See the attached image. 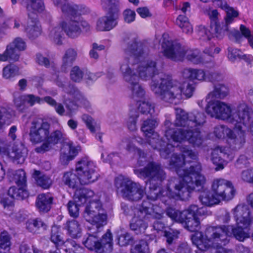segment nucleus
Instances as JSON below:
<instances>
[{"label":"nucleus","instance_id":"1","mask_svg":"<svg viewBox=\"0 0 253 253\" xmlns=\"http://www.w3.org/2000/svg\"><path fill=\"white\" fill-rule=\"evenodd\" d=\"M124 44L125 56L120 62V70L131 91V97L138 101L145 95L144 90L139 84V79L147 81L157 74L156 62L143 60L147 47L138 42L135 38L124 39Z\"/></svg>","mask_w":253,"mask_h":253},{"label":"nucleus","instance_id":"2","mask_svg":"<svg viewBox=\"0 0 253 253\" xmlns=\"http://www.w3.org/2000/svg\"><path fill=\"white\" fill-rule=\"evenodd\" d=\"M180 151L181 155H172L169 165L181 178L169 180L165 191L169 198L187 200L195 187L203 186L206 179L201 173V164L194 162L198 158L197 154L187 146L181 147Z\"/></svg>","mask_w":253,"mask_h":253},{"label":"nucleus","instance_id":"3","mask_svg":"<svg viewBox=\"0 0 253 253\" xmlns=\"http://www.w3.org/2000/svg\"><path fill=\"white\" fill-rule=\"evenodd\" d=\"M134 173L140 178L146 179V184L151 192L148 194L147 200L143 201L139 208L135 209L133 217L145 221L152 215L154 218L160 219L163 216V210L151 203L160 199L165 205L169 204V198L165 191H160L159 193L154 192L165 179L166 174L161 166L156 162H149L144 168L134 169Z\"/></svg>","mask_w":253,"mask_h":253},{"label":"nucleus","instance_id":"4","mask_svg":"<svg viewBox=\"0 0 253 253\" xmlns=\"http://www.w3.org/2000/svg\"><path fill=\"white\" fill-rule=\"evenodd\" d=\"M150 86L158 99L164 103L174 104L179 102L183 96L186 98H190L195 90L193 84L185 82L181 84L166 75L153 79Z\"/></svg>","mask_w":253,"mask_h":253},{"label":"nucleus","instance_id":"5","mask_svg":"<svg viewBox=\"0 0 253 253\" xmlns=\"http://www.w3.org/2000/svg\"><path fill=\"white\" fill-rule=\"evenodd\" d=\"M50 128V124L46 121L37 120L32 122L29 133L30 142L34 144L42 143L35 149L36 152L44 153L66 139V135L62 131L56 129L51 132Z\"/></svg>","mask_w":253,"mask_h":253},{"label":"nucleus","instance_id":"6","mask_svg":"<svg viewBox=\"0 0 253 253\" xmlns=\"http://www.w3.org/2000/svg\"><path fill=\"white\" fill-rule=\"evenodd\" d=\"M206 116L203 112L194 110L189 113V129L177 130L169 128L166 131V137L169 140L176 142L188 141L194 146H199L203 142L200 128L206 123Z\"/></svg>","mask_w":253,"mask_h":253},{"label":"nucleus","instance_id":"7","mask_svg":"<svg viewBox=\"0 0 253 253\" xmlns=\"http://www.w3.org/2000/svg\"><path fill=\"white\" fill-rule=\"evenodd\" d=\"M206 113L212 118L226 120L232 124H238L241 120L245 123L248 121L251 109L245 103L240 104L232 109L226 103L220 101H209L206 107Z\"/></svg>","mask_w":253,"mask_h":253},{"label":"nucleus","instance_id":"8","mask_svg":"<svg viewBox=\"0 0 253 253\" xmlns=\"http://www.w3.org/2000/svg\"><path fill=\"white\" fill-rule=\"evenodd\" d=\"M158 124L156 119H147L142 124L141 130L146 137L147 143L154 149L159 151L162 158L167 159L173 151V147L163 141L158 133L155 131Z\"/></svg>","mask_w":253,"mask_h":253},{"label":"nucleus","instance_id":"9","mask_svg":"<svg viewBox=\"0 0 253 253\" xmlns=\"http://www.w3.org/2000/svg\"><path fill=\"white\" fill-rule=\"evenodd\" d=\"M84 217L90 224L87 229H90L91 233H99L107 223V212L99 200L89 201L84 209Z\"/></svg>","mask_w":253,"mask_h":253},{"label":"nucleus","instance_id":"10","mask_svg":"<svg viewBox=\"0 0 253 253\" xmlns=\"http://www.w3.org/2000/svg\"><path fill=\"white\" fill-rule=\"evenodd\" d=\"M20 3L26 7L28 17L31 18L32 24H29L26 28L28 36L34 39L41 35V27L37 23L36 15L38 13L44 9L43 0H18Z\"/></svg>","mask_w":253,"mask_h":253},{"label":"nucleus","instance_id":"11","mask_svg":"<svg viewBox=\"0 0 253 253\" xmlns=\"http://www.w3.org/2000/svg\"><path fill=\"white\" fill-rule=\"evenodd\" d=\"M115 186L117 192L121 193L124 198L130 201H138L145 194V190L142 186L123 176L116 178Z\"/></svg>","mask_w":253,"mask_h":253},{"label":"nucleus","instance_id":"12","mask_svg":"<svg viewBox=\"0 0 253 253\" xmlns=\"http://www.w3.org/2000/svg\"><path fill=\"white\" fill-rule=\"evenodd\" d=\"M99 233H91L88 229L87 236L84 238L83 243L84 246L90 251L98 253H109L113 250L112 235L110 230H108L99 241L98 239Z\"/></svg>","mask_w":253,"mask_h":253},{"label":"nucleus","instance_id":"13","mask_svg":"<svg viewBox=\"0 0 253 253\" xmlns=\"http://www.w3.org/2000/svg\"><path fill=\"white\" fill-rule=\"evenodd\" d=\"M103 7L109 8L107 14L99 18L96 23V28L100 31H109L118 24L119 17L118 0H101Z\"/></svg>","mask_w":253,"mask_h":253},{"label":"nucleus","instance_id":"14","mask_svg":"<svg viewBox=\"0 0 253 253\" xmlns=\"http://www.w3.org/2000/svg\"><path fill=\"white\" fill-rule=\"evenodd\" d=\"M75 171L79 177L81 185L93 183L99 176L95 164L87 158H84L77 163Z\"/></svg>","mask_w":253,"mask_h":253},{"label":"nucleus","instance_id":"15","mask_svg":"<svg viewBox=\"0 0 253 253\" xmlns=\"http://www.w3.org/2000/svg\"><path fill=\"white\" fill-rule=\"evenodd\" d=\"M252 112L249 113L248 121L244 123L242 120L241 123L232 124L234 126V130H231V133L227 138V142L229 148L236 151L243 147L246 142L245 131L243 129V126H248L252 120Z\"/></svg>","mask_w":253,"mask_h":253},{"label":"nucleus","instance_id":"16","mask_svg":"<svg viewBox=\"0 0 253 253\" xmlns=\"http://www.w3.org/2000/svg\"><path fill=\"white\" fill-rule=\"evenodd\" d=\"M212 192L220 201H228L234 197L235 190L232 182L224 178L213 179L211 184Z\"/></svg>","mask_w":253,"mask_h":253},{"label":"nucleus","instance_id":"17","mask_svg":"<svg viewBox=\"0 0 253 253\" xmlns=\"http://www.w3.org/2000/svg\"><path fill=\"white\" fill-rule=\"evenodd\" d=\"M61 24L66 34L73 39L79 37L82 31L87 32L90 29L89 24L79 17H74L68 21L62 22Z\"/></svg>","mask_w":253,"mask_h":253},{"label":"nucleus","instance_id":"18","mask_svg":"<svg viewBox=\"0 0 253 253\" xmlns=\"http://www.w3.org/2000/svg\"><path fill=\"white\" fill-rule=\"evenodd\" d=\"M164 55L174 61H182L185 58L186 47L177 42L164 40L162 44Z\"/></svg>","mask_w":253,"mask_h":253},{"label":"nucleus","instance_id":"19","mask_svg":"<svg viewBox=\"0 0 253 253\" xmlns=\"http://www.w3.org/2000/svg\"><path fill=\"white\" fill-rule=\"evenodd\" d=\"M235 157L233 153L231 152L229 148L221 146H217L212 150L211 161L215 166V170H222L228 161H231Z\"/></svg>","mask_w":253,"mask_h":253},{"label":"nucleus","instance_id":"20","mask_svg":"<svg viewBox=\"0 0 253 253\" xmlns=\"http://www.w3.org/2000/svg\"><path fill=\"white\" fill-rule=\"evenodd\" d=\"M94 195V192L87 188L78 190L74 195V201H69L68 209L70 216L77 217L79 214V207L85 203Z\"/></svg>","mask_w":253,"mask_h":253},{"label":"nucleus","instance_id":"21","mask_svg":"<svg viewBox=\"0 0 253 253\" xmlns=\"http://www.w3.org/2000/svg\"><path fill=\"white\" fill-rule=\"evenodd\" d=\"M64 90L68 96H64L63 101L67 108H69L68 102H71L76 105L83 106L87 109L90 107L89 102L74 85L70 84L65 88Z\"/></svg>","mask_w":253,"mask_h":253},{"label":"nucleus","instance_id":"22","mask_svg":"<svg viewBox=\"0 0 253 253\" xmlns=\"http://www.w3.org/2000/svg\"><path fill=\"white\" fill-rule=\"evenodd\" d=\"M211 50L205 49L202 55L200 54V51L197 49H189L186 47L185 58L190 61L194 64H208L212 61V57L211 53Z\"/></svg>","mask_w":253,"mask_h":253},{"label":"nucleus","instance_id":"23","mask_svg":"<svg viewBox=\"0 0 253 253\" xmlns=\"http://www.w3.org/2000/svg\"><path fill=\"white\" fill-rule=\"evenodd\" d=\"M189 113H187L181 108H176L175 109V120L174 124L171 123L169 120H166L165 122V136H166V131L169 128H170L174 130L180 129L174 128V126L186 127V129H191L190 125L189 124Z\"/></svg>","mask_w":253,"mask_h":253},{"label":"nucleus","instance_id":"24","mask_svg":"<svg viewBox=\"0 0 253 253\" xmlns=\"http://www.w3.org/2000/svg\"><path fill=\"white\" fill-rule=\"evenodd\" d=\"M238 15V11L233 7L226 12V16L224 17L225 23L221 24V30L223 31V36L227 34L229 37H234L237 41L242 38V35L239 31L235 29L230 30L229 28L230 24L235 21V18H237Z\"/></svg>","mask_w":253,"mask_h":253},{"label":"nucleus","instance_id":"25","mask_svg":"<svg viewBox=\"0 0 253 253\" xmlns=\"http://www.w3.org/2000/svg\"><path fill=\"white\" fill-rule=\"evenodd\" d=\"M26 47L24 41L20 38H16L7 45L6 52H7L9 59L16 61L19 59L20 52L24 50Z\"/></svg>","mask_w":253,"mask_h":253},{"label":"nucleus","instance_id":"26","mask_svg":"<svg viewBox=\"0 0 253 253\" xmlns=\"http://www.w3.org/2000/svg\"><path fill=\"white\" fill-rule=\"evenodd\" d=\"M120 147L125 148L129 152L133 153L139 156L137 162L138 166H143L146 164V154L144 152L134 145L131 138L126 137L123 139L120 143Z\"/></svg>","mask_w":253,"mask_h":253},{"label":"nucleus","instance_id":"27","mask_svg":"<svg viewBox=\"0 0 253 253\" xmlns=\"http://www.w3.org/2000/svg\"><path fill=\"white\" fill-rule=\"evenodd\" d=\"M205 183L206 182L202 187H195L192 192L194 190L203 191L199 197V199L201 203L205 206L211 207L218 204L221 202L219 199L213 192L211 193L209 190H206L207 189L205 187Z\"/></svg>","mask_w":253,"mask_h":253},{"label":"nucleus","instance_id":"28","mask_svg":"<svg viewBox=\"0 0 253 253\" xmlns=\"http://www.w3.org/2000/svg\"><path fill=\"white\" fill-rule=\"evenodd\" d=\"M28 155L27 148L22 144L20 143L12 148L8 156L17 164H22L24 163Z\"/></svg>","mask_w":253,"mask_h":253},{"label":"nucleus","instance_id":"29","mask_svg":"<svg viewBox=\"0 0 253 253\" xmlns=\"http://www.w3.org/2000/svg\"><path fill=\"white\" fill-rule=\"evenodd\" d=\"M205 12L211 20V28L213 33L216 34L217 38H222L223 37V31L221 30V24L218 21L219 13L217 10L216 9H209Z\"/></svg>","mask_w":253,"mask_h":253},{"label":"nucleus","instance_id":"30","mask_svg":"<svg viewBox=\"0 0 253 253\" xmlns=\"http://www.w3.org/2000/svg\"><path fill=\"white\" fill-rule=\"evenodd\" d=\"M52 200V197L49 194H39L36 200V207L41 213L47 212L51 208Z\"/></svg>","mask_w":253,"mask_h":253},{"label":"nucleus","instance_id":"31","mask_svg":"<svg viewBox=\"0 0 253 253\" xmlns=\"http://www.w3.org/2000/svg\"><path fill=\"white\" fill-rule=\"evenodd\" d=\"M182 74L184 78L190 81L206 82V71L202 69L186 68L183 70Z\"/></svg>","mask_w":253,"mask_h":253},{"label":"nucleus","instance_id":"32","mask_svg":"<svg viewBox=\"0 0 253 253\" xmlns=\"http://www.w3.org/2000/svg\"><path fill=\"white\" fill-rule=\"evenodd\" d=\"M26 229L33 234L40 233L47 228V224L40 218L30 219L26 223Z\"/></svg>","mask_w":253,"mask_h":253},{"label":"nucleus","instance_id":"33","mask_svg":"<svg viewBox=\"0 0 253 253\" xmlns=\"http://www.w3.org/2000/svg\"><path fill=\"white\" fill-rule=\"evenodd\" d=\"M62 181L64 185L73 189L76 188L80 184L79 177L77 174V173H75L73 171H68L64 172L62 178Z\"/></svg>","mask_w":253,"mask_h":253},{"label":"nucleus","instance_id":"34","mask_svg":"<svg viewBox=\"0 0 253 253\" xmlns=\"http://www.w3.org/2000/svg\"><path fill=\"white\" fill-rule=\"evenodd\" d=\"M229 93L228 87L222 84H217L214 85L213 90L210 92L207 97L211 98L223 99Z\"/></svg>","mask_w":253,"mask_h":253},{"label":"nucleus","instance_id":"35","mask_svg":"<svg viewBox=\"0 0 253 253\" xmlns=\"http://www.w3.org/2000/svg\"><path fill=\"white\" fill-rule=\"evenodd\" d=\"M63 30L61 24L50 27L48 34L49 39L55 44H61L63 35Z\"/></svg>","mask_w":253,"mask_h":253},{"label":"nucleus","instance_id":"36","mask_svg":"<svg viewBox=\"0 0 253 253\" xmlns=\"http://www.w3.org/2000/svg\"><path fill=\"white\" fill-rule=\"evenodd\" d=\"M185 227L190 232H196L200 228V222L198 217L186 214L183 222Z\"/></svg>","mask_w":253,"mask_h":253},{"label":"nucleus","instance_id":"37","mask_svg":"<svg viewBox=\"0 0 253 253\" xmlns=\"http://www.w3.org/2000/svg\"><path fill=\"white\" fill-rule=\"evenodd\" d=\"M130 229L135 234L139 235L145 233L148 227V224L142 219L133 217L129 224Z\"/></svg>","mask_w":253,"mask_h":253},{"label":"nucleus","instance_id":"38","mask_svg":"<svg viewBox=\"0 0 253 253\" xmlns=\"http://www.w3.org/2000/svg\"><path fill=\"white\" fill-rule=\"evenodd\" d=\"M166 214L172 220L177 222H183L185 216L188 214L187 209L181 211L171 207H168L166 210Z\"/></svg>","mask_w":253,"mask_h":253},{"label":"nucleus","instance_id":"39","mask_svg":"<svg viewBox=\"0 0 253 253\" xmlns=\"http://www.w3.org/2000/svg\"><path fill=\"white\" fill-rule=\"evenodd\" d=\"M175 23L183 32L189 35L192 33L193 27L190 23L188 18L185 16L179 15L176 18Z\"/></svg>","mask_w":253,"mask_h":253},{"label":"nucleus","instance_id":"40","mask_svg":"<svg viewBox=\"0 0 253 253\" xmlns=\"http://www.w3.org/2000/svg\"><path fill=\"white\" fill-rule=\"evenodd\" d=\"M62 13L65 16L76 17L78 11V5L64 1L60 4Z\"/></svg>","mask_w":253,"mask_h":253},{"label":"nucleus","instance_id":"41","mask_svg":"<svg viewBox=\"0 0 253 253\" xmlns=\"http://www.w3.org/2000/svg\"><path fill=\"white\" fill-rule=\"evenodd\" d=\"M65 228L68 230V233L73 238L80 237L81 234V228L79 222L72 220L67 222Z\"/></svg>","mask_w":253,"mask_h":253},{"label":"nucleus","instance_id":"42","mask_svg":"<svg viewBox=\"0 0 253 253\" xmlns=\"http://www.w3.org/2000/svg\"><path fill=\"white\" fill-rule=\"evenodd\" d=\"M11 186L8 191V195L12 199L23 200L28 196V191L24 187L18 186Z\"/></svg>","mask_w":253,"mask_h":253},{"label":"nucleus","instance_id":"43","mask_svg":"<svg viewBox=\"0 0 253 253\" xmlns=\"http://www.w3.org/2000/svg\"><path fill=\"white\" fill-rule=\"evenodd\" d=\"M34 175H35L37 184L39 186L43 189H48L51 186L52 181L49 176L42 174L40 171L38 170L35 171Z\"/></svg>","mask_w":253,"mask_h":253},{"label":"nucleus","instance_id":"44","mask_svg":"<svg viewBox=\"0 0 253 253\" xmlns=\"http://www.w3.org/2000/svg\"><path fill=\"white\" fill-rule=\"evenodd\" d=\"M10 235L7 232H2L0 235V253H8L10 249Z\"/></svg>","mask_w":253,"mask_h":253},{"label":"nucleus","instance_id":"45","mask_svg":"<svg viewBox=\"0 0 253 253\" xmlns=\"http://www.w3.org/2000/svg\"><path fill=\"white\" fill-rule=\"evenodd\" d=\"M77 56L76 51L72 48L68 49L63 57L62 68L65 70L68 67L71 66Z\"/></svg>","mask_w":253,"mask_h":253},{"label":"nucleus","instance_id":"46","mask_svg":"<svg viewBox=\"0 0 253 253\" xmlns=\"http://www.w3.org/2000/svg\"><path fill=\"white\" fill-rule=\"evenodd\" d=\"M11 115L4 108L0 106V131L11 123Z\"/></svg>","mask_w":253,"mask_h":253},{"label":"nucleus","instance_id":"47","mask_svg":"<svg viewBox=\"0 0 253 253\" xmlns=\"http://www.w3.org/2000/svg\"><path fill=\"white\" fill-rule=\"evenodd\" d=\"M179 232L176 230H172L170 229L168 231H164V237L166 238V244L168 248L175 243L176 241L178 238Z\"/></svg>","mask_w":253,"mask_h":253},{"label":"nucleus","instance_id":"48","mask_svg":"<svg viewBox=\"0 0 253 253\" xmlns=\"http://www.w3.org/2000/svg\"><path fill=\"white\" fill-rule=\"evenodd\" d=\"M231 130L225 126H217L214 127L213 133L216 138L223 139L225 137L228 138L229 135L231 133Z\"/></svg>","mask_w":253,"mask_h":253},{"label":"nucleus","instance_id":"49","mask_svg":"<svg viewBox=\"0 0 253 253\" xmlns=\"http://www.w3.org/2000/svg\"><path fill=\"white\" fill-rule=\"evenodd\" d=\"M50 240L54 246L61 247L63 244V238L57 226H53L51 228Z\"/></svg>","mask_w":253,"mask_h":253},{"label":"nucleus","instance_id":"50","mask_svg":"<svg viewBox=\"0 0 253 253\" xmlns=\"http://www.w3.org/2000/svg\"><path fill=\"white\" fill-rule=\"evenodd\" d=\"M13 181L18 186L24 187L26 183V173L23 169H18L13 174Z\"/></svg>","mask_w":253,"mask_h":253},{"label":"nucleus","instance_id":"51","mask_svg":"<svg viewBox=\"0 0 253 253\" xmlns=\"http://www.w3.org/2000/svg\"><path fill=\"white\" fill-rule=\"evenodd\" d=\"M138 111L143 114L153 115L155 112L154 105L148 101L140 102L138 107Z\"/></svg>","mask_w":253,"mask_h":253},{"label":"nucleus","instance_id":"52","mask_svg":"<svg viewBox=\"0 0 253 253\" xmlns=\"http://www.w3.org/2000/svg\"><path fill=\"white\" fill-rule=\"evenodd\" d=\"M84 72L78 66L73 67L70 73L71 80L76 83L81 82L84 77Z\"/></svg>","mask_w":253,"mask_h":253},{"label":"nucleus","instance_id":"53","mask_svg":"<svg viewBox=\"0 0 253 253\" xmlns=\"http://www.w3.org/2000/svg\"><path fill=\"white\" fill-rule=\"evenodd\" d=\"M187 212L189 215L198 216L208 214L207 209L205 208H199L197 205H192L187 209Z\"/></svg>","mask_w":253,"mask_h":253},{"label":"nucleus","instance_id":"54","mask_svg":"<svg viewBox=\"0 0 253 253\" xmlns=\"http://www.w3.org/2000/svg\"><path fill=\"white\" fill-rule=\"evenodd\" d=\"M18 74V68L14 65H9L3 69V76L6 79H10Z\"/></svg>","mask_w":253,"mask_h":253},{"label":"nucleus","instance_id":"55","mask_svg":"<svg viewBox=\"0 0 253 253\" xmlns=\"http://www.w3.org/2000/svg\"><path fill=\"white\" fill-rule=\"evenodd\" d=\"M223 75L219 72L211 71H206V82L214 83L223 80Z\"/></svg>","mask_w":253,"mask_h":253},{"label":"nucleus","instance_id":"56","mask_svg":"<svg viewBox=\"0 0 253 253\" xmlns=\"http://www.w3.org/2000/svg\"><path fill=\"white\" fill-rule=\"evenodd\" d=\"M138 117V115L137 112L134 111H131L126 121L127 127L130 131H133L137 129L136 121Z\"/></svg>","mask_w":253,"mask_h":253},{"label":"nucleus","instance_id":"57","mask_svg":"<svg viewBox=\"0 0 253 253\" xmlns=\"http://www.w3.org/2000/svg\"><path fill=\"white\" fill-rule=\"evenodd\" d=\"M198 32L199 36L200 37V38L204 41H209L214 37L217 38L216 34L213 33L211 28L210 30H208L204 26H200Z\"/></svg>","mask_w":253,"mask_h":253},{"label":"nucleus","instance_id":"58","mask_svg":"<svg viewBox=\"0 0 253 253\" xmlns=\"http://www.w3.org/2000/svg\"><path fill=\"white\" fill-rule=\"evenodd\" d=\"M25 102L27 103V105L29 107L30 106H33L36 103L38 104L42 103V98L38 96L32 94H28L23 95Z\"/></svg>","mask_w":253,"mask_h":253},{"label":"nucleus","instance_id":"59","mask_svg":"<svg viewBox=\"0 0 253 253\" xmlns=\"http://www.w3.org/2000/svg\"><path fill=\"white\" fill-rule=\"evenodd\" d=\"M149 247L147 242L144 240L140 241L131 250V253H148Z\"/></svg>","mask_w":253,"mask_h":253},{"label":"nucleus","instance_id":"60","mask_svg":"<svg viewBox=\"0 0 253 253\" xmlns=\"http://www.w3.org/2000/svg\"><path fill=\"white\" fill-rule=\"evenodd\" d=\"M24 100L23 95L15 97L14 99V105L17 110L22 113L25 112L29 108L27 103Z\"/></svg>","mask_w":253,"mask_h":253},{"label":"nucleus","instance_id":"61","mask_svg":"<svg viewBox=\"0 0 253 253\" xmlns=\"http://www.w3.org/2000/svg\"><path fill=\"white\" fill-rule=\"evenodd\" d=\"M133 239L131 235L126 232L120 235L118 238V244L122 247L126 246L133 242Z\"/></svg>","mask_w":253,"mask_h":253},{"label":"nucleus","instance_id":"62","mask_svg":"<svg viewBox=\"0 0 253 253\" xmlns=\"http://www.w3.org/2000/svg\"><path fill=\"white\" fill-rule=\"evenodd\" d=\"M241 179L249 183H252L253 178V168L243 170L240 174Z\"/></svg>","mask_w":253,"mask_h":253},{"label":"nucleus","instance_id":"63","mask_svg":"<svg viewBox=\"0 0 253 253\" xmlns=\"http://www.w3.org/2000/svg\"><path fill=\"white\" fill-rule=\"evenodd\" d=\"M240 29L242 35L248 39L250 46L253 48V34H251L250 30L243 25H241Z\"/></svg>","mask_w":253,"mask_h":253},{"label":"nucleus","instance_id":"64","mask_svg":"<svg viewBox=\"0 0 253 253\" xmlns=\"http://www.w3.org/2000/svg\"><path fill=\"white\" fill-rule=\"evenodd\" d=\"M123 15L125 22L127 23H132L135 19L136 14L135 11L130 9L125 10Z\"/></svg>","mask_w":253,"mask_h":253}]
</instances>
